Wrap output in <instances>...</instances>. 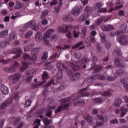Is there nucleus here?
Segmentation results:
<instances>
[{
	"mask_svg": "<svg viewBox=\"0 0 128 128\" xmlns=\"http://www.w3.org/2000/svg\"><path fill=\"white\" fill-rule=\"evenodd\" d=\"M32 36V31H28L26 34L24 35V38H30V36Z\"/></svg>",
	"mask_w": 128,
	"mask_h": 128,
	"instance_id": "obj_46",
	"label": "nucleus"
},
{
	"mask_svg": "<svg viewBox=\"0 0 128 128\" xmlns=\"http://www.w3.org/2000/svg\"><path fill=\"white\" fill-rule=\"evenodd\" d=\"M8 42L6 41H2L0 43V46L2 48H4V47L6 46H8Z\"/></svg>",
	"mask_w": 128,
	"mask_h": 128,
	"instance_id": "obj_58",
	"label": "nucleus"
},
{
	"mask_svg": "<svg viewBox=\"0 0 128 128\" xmlns=\"http://www.w3.org/2000/svg\"><path fill=\"white\" fill-rule=\"evenodd\" d=\"M12 104V98H9L6 100L4 101L0 106V108L4 110L10 104Z\"/></svg>",
	"mask_w": 128,
	"mask_h": 128,
	"instance_id": "obj_6",
	"label": "nucleus"
},
{
	"mask_svg": "<svg viewBox=\"0 0 128 128\" xmlns=\"http://www.w3.org/2000/svg\"><path fill=\"white\" fill-rule=\"evenodd\" d=\"M68 108H70V104H64V106H59V108L55 112L57 114V112H62V110H68Z\"/></svg>",
	"mask_w": 128,
	"mask_h": 128,
	"instance_id": "obj_10",
	"label": "nucleus"
},
{
	"mask_svg": "<svg viewBox=\"0 0 128 128\" xmlns=\"http://www.w3.org/2000/svg\"><path fill=\"white\" fill-rule=\"evenodd\" d=\"M66 28L64 29V32H68V30H70V28H78L79 26L78 25H77L76 26H72L70 25H68L66 26Z\"/></svg>",
	"mask_w": 128,
	"mask_h": 128,
	"instance_id": "obj_35",
	"label": "nucleus"
},
{
	"mask_svg": "<svg viewBox=\"0 0 128 128\" xmlns=\"http://www.w3.org/2000/svg\"><path fill=\"white\" fill-rule=\"evenodd\" d=\"M116 80V78L112 76H106V80H108V82H114V80Z\"/></svg>",
	"mask_w": 128,
	"mask_h": 128,
	"instance_id": "obj_56",
	"label": "nucleus"
},
{
	"mask_svg": "<svg viewBox=\"0 0 128 128\" xmlns=\"http://www.w3.org/2000/svg\"><path fill=\"white\" fill-rule=\"evenodd\" d=\"M40 48H34L32 50V54H38L40 52Z\"/></svg>",
	"mask_w": 128,
	"mask_h": 128,
	"instance_id": "obj_60",
	"label": "nucleus"
},
{
	"mask_svg": "<svg viewBox=\"0 0 128 128\" xmlns=\"http://www.w3.org/2000/svg\"><path fill=\"white\" fill-rule=\"evenodd\" d=\"M78 94H80V96H90L86 88L81 89L78 92Z\"/></svg>",
	"mask_w": 128,
	"mask_h": 128,
	"instance_id": "obj_14",
	"label": "nucleus"
},
{
	"mask_svg": "<svg viewBox=\"0 0 128 128\" xmlns=\"http://www.w3.org/2000/svg\"><path fill=\"white\" fill-rule=\"evenodd\" d=\"M94 68H95L94 70V72H95V74H98V72H100L102 70V66H94Z\"/></svg>",
	"mask_w": 128,
	"mask_h": 128,
	"instance_id": "obj_39",
	"label": "nucleus"
},
{
	"mask_svg": "<svg viewBox=\"0 0 128 128\" xmlns=\"http://www.w3.org/2000/svg\"><path fill=\"white\" fill-rule=\"evenodd\" d=\"M47 102H49V104L47 106V112L46 116L48 118H50L52 116V110H54L56 108V106L54 105V100L50 99V98H48L47 99Z\"/></svg>",
	"mask_w": 128,
	"mask_h": 128,
	"instance_id": "obj_2",
	"label": "nucleus"
},
{
	"mask_svg": "<svg viewBox=\"0 0 128 128\" xmlns=\"http://www.w3.org/2000/svg\"><path fill=\"white\" fill-rule=\"evenodd\" d=\"M43 122L45 124H50V120L47 118H43Z\"/></svg>",
	"mask_w": 128,
	"mask_h": 128,
	"instance_id": "obj_63",
	"label": "nucleus"
},
{
	"mask_svg": "<svg viewBox=\"0 0 128 128\" xmlns=\"http://www.w3.org/2000/svg\"><path fill=\"white\" fill-rule=\"evenodd\" d=\"M114 53L116 54V56H120L122 54V52H120V50L116 49L114 50Z\"/></svg>",
	"mask_w": 128,
	"mask_h": 128,
	"instance_id": "obj_64",
	"label": "nucleus"
},
{
	"mask_svg": "<svg viewBox=\"0 0 128 128\" xmlns=\"http://www.w3.org/2000/svg\"><path fill=\"white\" fill-rule=\"evenodd\" d=\"M48 52H44L43 54V56H42L41 60L42 62H46L48 60Z\"/></svg>",
	"mask_w": 128,
	"mask_h": 128,
	"instance_id": "obj_31",
	"label": "nucleus"
},
{
	"mask_svg": "<svg viewBox=\"0 0 128 128\" xmlns=\"http://www.w3.org/2000/svg\"><path fill=\"white\" fill-rule=\"evenodd\" d=\"M112 90H106L102 93V96H110Z\"/></svg>",
	"mask_w": 128,
	"mask_h": 128,
	"instance_id": "obj_45",
	"label": "nucleus"
},
{
	"mask_svg": "<svg viewBox=\"0 0 128 128\" xmlns=\"http://www.w3.org/2000/svg\"><path fill=\"white\" fill-rule=\"evenodd\" d=\"M86 34V28H82L80 36L82 38H84Z\"/></svg>",
	"mask_w": 128,
	"mask_h": 128,
	"instance_id": "obj_40",
	"label": "nucleus"
},
{
	"mask_svg": "<svg viewBox=\"0 0 128 128\" xmlns=\"http://www.w3.org/2000/svg\"><path fill=\"white\" fill-rule=\"evenodd\" d=\"M32 104V100L30 99H28L25 103V106L26 108H28Z\"/></svg>",
	"mask_w": 128,
	"mask_h": 128,
	"instance_id": "obj_52",
	"label": "nucleus"
},
{
	"mask_svg": "<svg viewBox=\"0 0 128 128\" xmlns=\"http://www.w3.org/2000/svg\"><path fill=\"white\" fill-rule=\"evenodd\" d=\"M80 78V74L78 72L74 74L71 76L72 80H78Z\"/></svg>",
	"mask_w": 128,
	"mask_h": 128,
	"instance_id": "obj_18",
	"label": "nucleus"
},
{
	"mask_svg": "<svg viewBox=\"0 0 128 128\" xmlns=\"http://www.w3.org/2000/svg\"><path fill=\"white\" fill-rule=\"evenodd\" d=\"M84 106V101L82 99H76L74 102V106Z\"/></svg>",
	"mask_w": 128,
	"mask_h": 128,
	"instance_id": "obj_24",
	"label": "nucleus"
},
{
	"mask_svg": "<svg viewBox=\"0 0 128 128\" xmlns=\"http://www.w3.org/2000/svg\"><path fill=\"white\" fill-rule=\"evenodd\" d=\"M46 38H48V37H46L45 36H43L44 42L47 46H50V41L46 40Z\"/></svg>",
	"mask_w": 128,
	"mask_h": 128,
	"instance_id": "obj_44",
	"label": "nucleus"
},
{
	"mask_svg": "<svg viewBox=\"0 0 128 128\" xmlns=\"http://www.w3.org/2000/svg\"><path fill=\"white\" fill-rule=\"evenodd\" d=\"M102 76V74H98L96 75L92 76L91 78H89V80L90 78L93 80H100V78Z\"/></svg>",
	"mask_w": 128,
	"mask_h": 128,
	"instance_id": "obj_38",
	"label": "nucleus"
},
{
	"mask_svg": "<svg viewBox=\"0 0 128 128\" xmlns=\"http://www.w3.org/2000/svg\"><path fill=\"white\" fill-rule=\"evenodd\" d=\"M48 14V10H44L41 14V19L42 20L44 18H46Z\"/></svg>",
	"mask_w": 128,
	"mask_h": 128,
	"instance_id": "obj_41",
	"label": "nucleus"
},
{
	"mask_svg": "<svg viewBox=\"0 0 128 128\" xmlns=\"http://www.w3.org/2000/svg\"><path fill=\"white\" fill-rule=\"evenodd\" d=\"M82 10V6H76L72 8V14L74 16H78L80 14V11Z\"/></svg>",
	"mask_w": 128,
	"mask_h": 128,
	"instance_id": "obj_4",
	"label": "nucleus"
},
{
	"mask_svg": "<svg viewBox=\"0 0 128 128\" xmlns=\"http://www.w3.org/2000/svg\"><path fill=\"white\" fill-rule=\"evenodd\" d=\"M70 66L74 72H78V70H80V64L76 61L72 62Z\"/></svg>",
	"mask_w": 128,
	"mask_h": 128,
	"instance_id": "obj_8",
	"label": "nucleus"
},
{
	"mask_svg": "<svg viewBox=\"0 0 128 128\" xmlns=\"http://www.w3.org/2000/svg\"><path fill=\"white\" fill-rule=\"evenodd\" d=\"M102 30L104 32H112L114 30V27L112 24H108V25H102L101 26Z\"/></svg>",
	"mask_w": 128,
	"mask_h": 128,
	"instance_id": "obj_7",
	"label": "nucleus"
},
{
	"mask_svg": "<svg viewBox=\"0 0 128 128\" xmlns=\"http://www.w3.org/2000/svg\"><path fill=\"white\" fill-rule=\"evenodd\" d=\"M84 10L86 12H92V8L90 6H86Z\"/></svg>",
	"mask_w": 128,
	"mask_h": 128,
	"instance_id": "obj_55",
	"label": "nucleus"
},
{
	"mask_svg": "<svg viewBox=\"0 0 128 128\" xmlns=\"http://www.w3.org/2000/svg\"><path fill=\"white\" fill-rule=\"evenodd\" d=\"M120 82L122 84H124V87L126 90V92H128V82L126 80L124 79H122L120 80Z\"/></svg>",
	"mask_w": 128,
	"mask_h": 128,
	"instance_id": "obj_27",
	"label": "nucleus"
},
{
	"mask_svg": "<svg viewBox=\"0 0 128 128\" xmlns=\"http://www.w3.org/2000/svg\"><path fill=\"white\" fill-rule=\"evenodd\" d=\"M14 98V100H18V92H15L12 96V98Z\"/></svg>",
	"mask_w": 128,
	"mask_h": 128,
	"instance_id": "obj_50",
	"label": "nucleus"
},
{
	"mask_svg": "<svg viewBox=\"0 0 128 128\" xmlns=\"http://www.w3.org/2000/svg\"><path fill=\"white\" fill-rule=\"evenodd\" d=\"M84 44V42L81 41L80 42L78 43L76 45L72 46V50H76V48H80V46H82V44Z\"/></svg>",
	"mask_w": 128,
	"mask_h": 128,
	"instance_id": "obj_48",
	"label": "nucleus"
},
{
	"mask_svg": "<svg viewBox=\"0 0 128 128\" xmlns=\"http://www.w3.org/2000/svg\"><path fill=\"white\" fill-rule=\"evenodd\" d=\"M52 32H54V29H48L44 34V36H46V38H49L50 34H52Z\"/></svg>",
	"mask_w": 128,
	"mask_h": 128,
	"instance_id": "obj_25",
	"label": "nucleus"
},
{
	"mask_svg": "<svg viewBox=\"0 0 128 128\" xmlns=\"http://www.w3.org/2000/svg\"><path fill=\"white\" fill-rule=\"evenodd\" d=\"M22 58L26 60H30V55L26 54H24L22 55Z\"/></svg>",
	"mask_w": 128,
	"mask_h": 128,
	"instance_id": "obj_59",
	"label": "nucleus"
},
{
	"mask_svg": "<svg viewBox=\"0 0 128 128\" xmlns=\"http://www.w3.org/2000/svg\"><path fill=\"white\" fill-rule=\"evenodd\" d=\"M12 66L14 67V68L15 70H16V68H20V63H18V62L16 61H15L14 62Z\"/></svg>",
	"mask_w": 128,
	"mask_h": 128,
	"instance_id": "obj_53",
	"label": "nucleus"
},
{
	"mask_svg": "<svg viewBox=\"0 0 128 128\" xmlns=\"http://www.w3.org/2000/svg\"><path fill=\"white\" fill-rule=\"evenodd\" d=\"M115 62V66H117V68H124V66H126V65L124 64L120 63V58H116L114 60Z\"/></svg>",
	"mask_w": 128,
	"mask_h": 128,
	"instance_id": "obj_13",
	"label": "nucleus"
},
{
	"mask_svg": "<svg viewBox=\"0 0 128 128\" xmlns=\"http://www.w3.org/2000/svg\"><path fill=\"white\" fill-rule=\"evenodd\" d=\"M22 50L20 47L13 48L11 51V54H18V56H20V54H22Z\"/></svg>",
	"mask_w": 128,
	"mask_h": 128,
	"instance_id": "obj_12",
	"label": "nucleus"
},
{
	"mask_svg": "<svg viewBox=\"0 0 128 128\" xmlns=\"http://www.w3.org/2000/svg\"><path fill=\"white\" fill-rule=\"evenodd\" d=\"M32 30H35L36 32H38V30H40V28H38V26L36 25V22H35V24L34 25H32Z\"/></svg>",
	"mask_w": 128,
	"mask_h": 128,
	"instance_id": "obj_54",
	"label": "nucleus"
},
{
	"mask_svg": "<svg viewBox=\"0 0 128 128\" xmlns=\"http://www.w3.org/2000/svg\"><path fill=\"white\" fill-rule=\"evenodd\" d=\"M80 32L77 30H74L72 32V36L74 38H78L80 36Z\"/></svg>",
	"mask_w": 128,
	"mask_h": 128,
	"instance_id": "obj_28",
	"label": "nucleus"
},
{
	"mask_svg": "<svg viewBox=\"0 0 128 128\" xmlns=\"http://www.w3.org/2000/svg\"><path fill=\"white\" fill-rule=\"evenodd\" d=\"M62 20L64 22H67L70 21V15L64 16L62 18Z\"/></svg>",
	"mask_w": 128,
	"mask_h": 128,
	"instance_id": "obj_29",
	"label": "nucleus"
},
{
	"mask_svg": "<svg viewBox=\"0 0 128 128\" xmlns=\"http://www.w3.org/2000/svg\"><path fill=\"white\" fill-rule=\"evenodd\" d=\"M22 64L23 66H22L20 68H19V72H24L28 68V63L26 62L25 61L23 60L22 61Z\"/></svg>",
	"mask_w": 128,
	"mask_h": 128,
	"instance_id": "obj_11",
	"label": "nucleus"
},
{
	"mask_svg": "<svg viewBox=\"0 0 128 128\" xmlns=\"http://www.w3.org/2000/svg\"><path fill=\"white\" fill-rule=\"evenodd\" d=\"M120 110L121 112L120 116L122 118V116H124L126 112H128V109L124 108V106H122L120 108Z\"/></svg>",
	"mask_w": 128,
	"mask_h": 128,
	"instance_id": "obj_20",
	"label": "nucleus"
},
{
	"mask_svg": "<svg viewBox=\"0 0 128 128\" xmlns=\"http://www.w3.org/2000/svg\"><path fill=\"white\" fill-rule=\"evenodd\" d=\"M88 18V14H83L81 15L79 18V22H84Z\"/></svg>",
	"mask_w": 128,
	"mask_h": 128,
	"instance_id": "obj_23",
	"label": "nucleus"
},
{
	"mask_svg": "<svg viewBox=\"0 0 128 128\" xmlns=\"http://www.w3.org/2000/svg\"><path fill=\"white\" fill-rule=\"evenodd\" d=\"M110 18V16L107 17L106 18V16H102L100 18H99L96 22V26H100V24H102V22H106Z\"/></svg>",
	"mask_w": 128,
	"mask_h": 128,
	"instance_id": "obj_5",
	"label": "nucleus"
},
{
	"mask_svg": "<svg viewBox=\"0 0 128 128\" xmlns=\"http://www.w3.org/2000/svg\"><path fill=\"white\" fill-rule=\"evenodd\" d=\"M122 102L121 99L118 98L114 101V106L118 108L120 106V104H122Z\"/></svg>",
	"mask_w": 128,
	"mask_h": 128,
	"instance_id": "obj_32",
	"label": "nucleus"
},
{
	"mask_svg": "<svg viewBox=\"0 0 128 128\" xmlns=\"http://www.w3.org/2000/svg\"><path fill=\"white\" fill-rule=\"evenodd\" d=\"M53 82H54V80H51L49 82L44 86V88H45L43 90V96H46V92H48V90L46 88H48V86H50L52 84Z\"/></svg>",
	"mask_w": 128,
	"mask_h": 128,
	"instance_id": "obj_9",
	"label": "nucleus"
},
{
	"mask_svg": "<svg viewBox=\"0 0 128 128\" xmlns=\"http://www.w3.org/2000/svg\"><path fill=\"white\" fill-rule=\"evenodd\" d=\"M22 78V74H13L8 78L9 80H12L13 84H16Z\"/></svg>",
	"mask_w": 128,
	"mask_h": 128,
	"instance_id": "obj_3",
	"label": "nucleus"
},
{
	"mask_svg": "<svg viewBox=\"0 0 128 128\" xmlns=\"http://www.w3.org/2000/svg\"><path fill=\"white\" fill-rule=\"evenodd\" d=\"M20 118L18 117H12L11 120L12 124H14L16 126H18V124L20 122Z\"/></svg>",
	"mask_w": 128,
	"mask_h": 128,
	"instance_id": "obj_19",
	"label": "nucleus"
},
{
	"mask_svg": "<svg viewBox=\"0 0 128 128\" xmlns=\"http://www.w3.org/2000/svg\"><path fill=\"white\" fill-rule=\"evenodd\" d=\"M32 45H27L24 48V52H28L32 50Z\"/></svg>",
	"mask_w": 128,
	"mask_h": 128,
	"instance_id": "obj_57",
	"label": "nucleus"
},
{
	"mask_svg": "<svg viewBox=\"0 0 128 128\" xmlns=\"http://www.w3.org/2000/svg\"><path fill=\"white\" fill-rule=\"evenodd\" d=\"M100 36L101 38L102 42L104 43L107 41L106 40V35L104 34L101 33L100 34Z\"/></svg>",
	"mask_w": 128,
	"mask_h": 128,
	"instance_id": "obj_51",
	"label": "nucleus"
},
{
	"mask_svg": "<svg viewBox=\"0 0 128 128\" xmlns=\"http://www.w3.org/2000/svg\"><path fill=\"white\" fill-rule=\"evenodd\" d=\"M32 56L30 57V60L32 62H36L38 59V56L36 53H32Z\"/></svg>",
	"mask_w": 128,
	"mask_h": 128,
	"instance_id": "obj_37",
	"label": "nucleus"
},
{
	"mask_svg": "<svg viewBox=\"0 0 128 128\" xmlns=\"http://www.w3.org/2000/svg\"><path fill=\"white\" fill-rule=\"evenodd\" d=\"M58 32H64V27L62 26H58Z\"/></svg>",
	"mask_w": 128,
	"mask_h": 128,
	"instance_id": "obj_62",
	"label": "nucleus"
},
{
	"mask_svg": "<svg viewBox=\"0 0 128 128\" xmlns=\"http://www.w3.org/2000/svg\"><path fill=\"white\" fill-rule=\"evenodd\" d=\"M102 3H96L94 6V10H98V8H101Z\"/></svg>",
	"mask_w": 128,
	"mask_h": 128,
	"instance_id": "obj_61",
	"label": "nucleus"
},
{
	"mask_svg": "<svg viewBox=\"0 0 128 128\" xmlns=\"http://www.w3.org/2000/svg\"><path fill=\"white\" fill-rule=\"evenodd\" d=\"M116 36H120L118 42L121 46H128V36L124 35L122 31H116L115 32Z\"/></svg>",
	"mask_w": 128,
	"mask_h": 128,
	"instance_id": "obj_1",
	"label": "nucleus"
},
{
	"mask_svg": "<svg viewBox=\"0 0 128 128\" xmlns=\"http://www.w3.org/2000/svg\"><path fill=\"white\" fill-rule=\"evenodd\" d=\"M56 66L58 70H62L66 68V66H64V65L62 63H57Z\"/></svg>",
	"mask_w": 128,
	"mask_h": 128,
	"instance_id": "obj_26",
	"label": "nucleus"
},
{
	"mask_svg": "<svg viewBox=\"0 0 128 128\" xmlns=\"http://www.w3.org/2000/svg\"><path fill=\"white\" fill-rule=\"evenodd\" d=\"M12 60L10 59H7L6 60H4V59H0V62L2 64H8V62H10Z\"/></svg>",
	"mask_w": 128,
	"mask_h": 128,
	"instance_id": "obj_47",
	"label": "nucleus"
},
{
	"mask_svg": "<svg viewBox=\"0 0 128 128\" xmlns=\"http://www.w3.org/2000/svg\"><path fill=\"white\" fill-rule=\"evenodd\" d=\"M34 24H36V21L34 20H30L26 23L24 24V26L26 28H32V26H34Z\"/></svg>",
	"mask_w": 128,
	"mask_h": 128,
	"instance_id": "obj_21",
	"label": "nucleus"
},
{
	"mask_svg": "<svg viewBox=\"0 0 128 128\" xmlns=\"http://www.w3.org/2000/svg\"><path fill=\"white\" fill-rule=\"evenodd\" d=\"M86 120L89 124H90L91 126L94 124L95 120L93 117L88 116L86 117Z\"/></svg>",
	"mask_w": 128,
	"mask_h": 128,
	"instance_id": "obj_16",
	"label": "nucleus"
},
{
	"mask_svg": "<svg viewBox=\"0 0 128 128\" xmlns=\"http://www.w3.org/2000/svg\"><path fill=\"white\" fill-rule=\"evenodd\" d=\"M62 2H60L58 6H56L54 8L55 12H56V13L60 12V8H62Z\"/></svg>",
	"mask_w": 128,
	"mask_h": 128,
	"instance_id": "obj_43",
	"label": "nucleus"
},
{
	"mask_svg": "<svg viewBox=\"0 0 128 128\" xmlns=\"http://www.w3.org/2000/svg\"><path fill=\"white\" fill-rule=\"evenodd\" d=\"M22 8V2H18L14 7L15 10H18V8Z\"/></svg>",
	"mask_w": 128,
	"mask_h": 128,
	"instance_id": "obj_34",
	"label": "nucleus"
},
{
	"mask_svg": "<svg viewBox=\"0 0 128 128\" xmlns=\"http://www.w3.org/2000/svg\"><path fill=\"white\" fill-rule=\"evenodd\" d=\"M16 39V32H11L10 34V40H14Z\"/></svg>",
	"mask_w": 128,
	"mask_h": 128,
	"instance_id": "obj_33",
	"label": "nucleus"
},
{
	"mask_svg": "<svg viewBox=\"0 0 128 128\" xmlns=\"http://www.w3.org/2000/svg\"><path fill=\"white\" fill-rule=\"evenodd\" d=\"M42 40V35L40 32H38L36 34L35 40L36 42H40Z\"/></svg>",
	"mask_w": 128,
	"mask_h": 128,
	"instance_id": "obj_22",
	"label": "nucleus"
},
{
	"mask_svg": "<svg viewBox=\"0 0 128 128\" xmlns=\"http://www.w3.org/2000/svg\"><path fill=\"white\" fill-rule=\"evenodd\" d=\"M104 44H105V46L107 50H110V47L112 46V44H110V42L108 41H106Z\"/></svg>",
	"mask_w": 128,
	"mask_h": 128,
	"instance_id": "obj_49",
	"label": "nucleus"
},
{
	"mask_svg": "<svg viewBox=\"0 0 128 128\" xmlns=\"http://www.w3.org/2000/svg\"><path fill=\"white\" fill-rule=\"evenodd\" d=\"M56 80H62V71L58 72L56 75Z\"/></svg>",
	"mask_w": 128,
	"mask_h": 128,
	"instance_id": "obj_42",
	"label": "nucleus"
},
{
	"mask_svg": "<svg viewBox=\"0 0 128 128\" xmlns=\"http://www.w3.org/2000/svg\"><path fill=\"white\" fill-rule=\"evenodd\" d=\"M0 90H1L3 94H8V89L4 85H0Z\"/></svg>",
	"mask_w": 128,
	"mask_h": 128,
	"instance_id": "obj_17",
	"label": "nucleus"
},
{
	"mask_svg": "<svg viewBox=\"0 0 128 128\" xmlns=\"http://www.w3.org/2000/svg\"><path fill=\"white\" fill-rule=\"evenodd\" d=\"M42 78L43 82L40 83V86H42V84H44L46 82V80L48 78V72L46 71L44 72L43 75L42 76Z\"/></svg>",
	"mask_w": 128,
	"mask_h": 128,
	"instance_id": "obj_15",
	"label": "nucleus"
},
{
	"mask_svg": "<svg viewBox=\"0 0 128 128\" xmlns=\"http://www.w3.org/2000/svg\"><path fill=\"white\" fill-rule=\"evenodd\" d=\"M26 76H32V74H36V70L34 68L30 69V70H28L26 72Z\"/></svg>",
	"mask_w": 128,
	"mask_h": 128,
	"instance_id": "obj_30",
	"label": "nucleus"
},
{
	"mask_svg": "<svg viewBox=\"0 0 128 128\" xmlns=\"http://www.w3.org/2000/svg\"><path fill=\"white\" fill-rule=\"evenodd\" d=\"M8 34V31L6 30L0 32V36L2 38H6Z\"/></svg>",
	"mask_w": 128,
	"mask_h": 128,
	"instance_id": "obj_36",
	"label": "nucleus"
}]
</instances>
